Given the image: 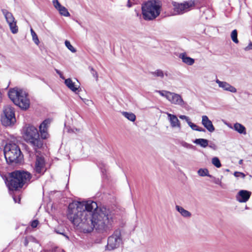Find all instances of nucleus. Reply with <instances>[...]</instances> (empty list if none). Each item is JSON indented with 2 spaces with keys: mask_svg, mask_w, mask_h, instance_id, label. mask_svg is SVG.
I'll list each match as a JSON object with an SVG mask.
<instances>
[{
  "mask_svg": "<svg viewBox=\"0 0 252 252\" xmlns=\"http://www.w3.org/2000/svg\"><path fill=\"white\" fill-rule=\"evenodd\" d=\"M67 216L85 233L94 229L99 233H107L113 228V215L106 208H98L97 203L92 200L70 203Z\"/></svg>",
  "mask_w": 252,
  "mask_h": 252,
  "instance_id": "nucleus-1",
  "label": "nucleus"
},
{
  "mask_svg": "<svg viewBox=\"0 0 252 252\" xmlns=\"http://www.w3.org/2000/svg\"><path fill=\"white\" fill-rule=\"evenodd\" d=\"M161 3L158 0H150L142 6V13L144 20H153L158 17L161 12Z\"/></svg>",
  "mask_w": 252,
  "mask_h": 252,
  "instance_id": "nucleus-2",
  "label": "nucleus"
},
{
  "mask_svg": "<svg viewBox=\"0 0 252 252\" xmlns=\"http://www.w3.org/2000/svg\"><path fill=\"white\" fill-rule=\"evenodd\" d=\"M24 139L30 144L35 149L40 148L43 145L42 141L39 138L37 128L32 125L25 127L23 130Z\"/></svg>",
  "mask_w": 252,
  "mask_h": 252,
  "instance_id": "nucleus-3",
  "label": "nucleus"
},
{
  "mask_svg": "<svg viewBox=\"0 0 252 252\" xmlns=\"http://www.w3.org/2000/svg\"><path fill=\"white\" fill-rule=\"evenodd\" d=\"M4 155L6 161L9 165L16 164V142L15 139L9 140L4 147Z\"/></svg>",
  "mask_w": 252,
  "mask_h": 252,
  "instance_id": "nucleus-4",
  "label": "nucleus"
},
{
  "mask_svg": "<svg viewBox=\"0 0 252 252\" xmlns=\"http://www.w3.org/2000/svg\"><path fill=\"white\" fill-rule=\"evenodd\" d=\"M0 120L4 126H7L13 125L15 121L14 108L10 106L5 107L3 109Z\"/></svg>",
  "mask_w": 252,
  "mask_h": 252,
  "instance_id": "nucleus-5",
  "label": "nucleus"
},
{
  "mask_svg": "<svg viewBox=\"0 0 252 252\" xmlns=\"http://www.w3.org/2000/svg\"><path fill=\"white\" fill-rule=\"evenodd\" d=\"M174 12L175 14H183L189 11L194 6V2L192 0L185 1L183 3H179L172 1Z\"/></svg>",
  "mask_w": 252,
  "mask_h": 252,
  "instance_id": "nucleus-6",
  "label": "nucleus"
},
{
  "mask_svg": "<svg viewBox=\"0 0 252 252\" xmlns=\"http://www.w3.org/2000/svg\"><path fill=\"white\" fill-rule=\"evenodd\" d=\"M30 105V99L26 91L17 89V106L22 110H27Z\"/></svg>",
  "mask_w": 252,
  "mask_h": 252,
  "instance_id": "nucleus-7",
  "label": "nucleus"
},
{
  "mask_svg": "<svg viewBox=\"0 0 252 252\" xmlns=\"http://www.w3.org/2000/svg\"><path fill=\"white\" fill-rule=\"evenodd\" d=\"M5 183L8 189L9 194L12 195L14 201L16 203V171L5 176Z\"/></svg>",
  "mask_w": 252,
  "mask_h": 252,
  "instance_id": "nucleus-8",
  "label": "nucleus"
},
{
  "mask_svg": "<svg viewBox=\"0 0 252 252\" xmlns=\"http://www.w3.org/2000/svg\"><path fill=\"white\" fill-rule=\"evenodd\" d=\"M122 239L120 230H115L113 234L108 238L107 248L109 250H113L118 248L122 243Z\"/></svg>",
  "mask_w": 252,
  "mask_h": 252,
  "instance_id": "nucleus-9",
  "label": "nucleus"
},
{
  "mask_svg": "<svg viewBox=\"0 0 252 252\" xmlns=\"http://www.w3.org/2000/svg\"><path fill=\"white\" fill-rule=\"evenodd\" d=\"M32 178L31 174L26 171L17 170V191L19 188L27 186Z\"/></svg>",
  "mask_w": 252,
  "mask_h": 252,
  "instance_id": "nucleus-10",
  "label": "nucleus"
},
{
  "mask_svg": "<svg viewBox=\"0 0 252 252\" xmlns=\"http://www.w3.org/2000/svg\"><path fill=\"white\" fill-rule=\"evenodd\" d=\"M168 101L172 104L180 106L182 107H185L187 105L182 96L175 93L171 92Z\"/></svg>",
  "mask_w": 252,
  "mask_h": 252,
  "instance_id": "nucleus-11",
  "label": "nucleus"
},
{
  "mask_svg": "<svg viewBox=\"0 0 252 252\" xmlns=\"http://www.w3.org/2000/svg\"><path fill=\"white\" fill-rule=\"evenodd\" d=\"M2 11L12 32L16 33V22L14 21V17L11 13L8 12L6 10L3 9Z\"/></svg>",
  "mask_w": 252,
  "mask_h": 252,
  "instance_id": "nucleus-12",
  "label": "nucleus"
},
{
  "mask_svg": "<svg viewBox=\"0 0 252 252\" xmlns=\"http://www.w3.org/2000/svg\"><path fill=\"white\" fill-rule=\"evenodd\" d=\"M251 195V191L246 190H241L237 194L236 198L240 203H245L248 201Z\"/></svg>",
  "mask_w": 252,
  "mask_h": 252,
  "instance_id": "nucleus-13",
  "label": "nucleus"
},
{
  "mask_svg": "<svg viewBox=\"0 0 252 252\" xmlns=\"http://www.w3.org/2000/svg\"><path fill=\"white\" fill-rule=\"evenodd\" d=\"M166 114L167 116V119L170 123L171 127L172 128H177L180 129L181 128V123L177 116L168 112H166Z\"/></svg>",
  "mask_w": 252,
  "mask_h": 252,
  "instance_id": "nucleus-14",
  "label": "nucleus"
},
{
  "mask_svg": "<svg viewBox=\"0 0 252 252\" xmlns=\"http://www.w3.org/2000/svg\"><path fill=\"white\" fill-rule=\"evenodd\" d=\"M201 124L209 132H213L215 131V127L207 116L203 115L202 116Z\"/></svg>",
  "mask_w": 252,
  "mask_h": 252,
  "instance_id": "nucleus-15",
  "label": "nucleus"
},
{
  "mask_svg": "<svg viewBox=\"0 0 252 252\" xmlns=\"http://www.w3.org/2000/svg\"><path fill=\"white\" fill-rule=\"evenodd\" d=\"M216 82L218 84L220 88H222L224 91L233 93L237 92V89L226 82L221 81L219 79H217Z\"/></svg>",
  "mask_w": 252,
  "mask_h": 252,
  "instance_id": "nucleus-16",
  "label": "nucleus"
},
{
  "mask_svg": "<svg viewBox=\"0 0 252 252\" xmlns=\"http://www.w3.org/2000/svg\"><path fill=\"white\" fill-rule=\"evenodd\" d=\"M50 124L49 120H44L39 126V131L41 137L42 139H45L48 137V133L47 132L48 125Z\"/></svg>",
  "mask_w": 252,
  "mask_h": 252,
  "instance_id": "nucleus-17",
  "label": "nucleus"
},
{
  "mask_svg": "<svg viewBox=\"0 0 252 252\" xmlns=\"http://www.w3.org/2000/svg\"><path fill=\"white\" fill-rule=\"evenodd\" d=\"M45 161L44 158L37 157L35 165V170L37 173H41L44 171Z\"/></svg>",
  "mask_w": 252,
  "mask_h": 252,
  "instance_id": "nucleus-18",
  "label": "nucleus"
},
{
  "mask_svg": "<svg viewBox=\"0 0 252 252\" xmlns=\"http://www.w3.org/2000/svg\"><path fill=\"white\" fill-rule=\"evenodd\" d=\"M179 58L182 60L184 63L188 65H192L195 62L194 60L188 57L186 53H180L179 55Z\"/></svg>",
  "mask_w": 252,
  "mask_h": 252,
  "instance_id": "nucleus-19",
  "label": "nucleus"
},
{
  "mask_svg": "<svg viewBox=\"0 0 252 252\" xmlns=\"http://www.w3.org/2000/svg\"><path fill=\"white\" fill-rule=\"evenodd\" d=\"M233 129L239 134L244 135L247 134L246 127L243 125L239 123H236L234 124Z\"/></svg>",
  "mask_w": 252,
  "mask_h": 252,
  "instance_id": "nucleus-20",
  "label": "nucleus"
},
{
  "mask_svg": "<svg viewBox=\"0 0 252 252\" xmlns=\"http://www.w3.org/2000/svg\"><path fill=\"white\" fill-rule=\"evenodd\" d=\"M64 83L70 90L74 92H76L79 87V86L75 85V83L72 82L70 78L65 79Z\"/></svg>",
  "mask_w": 252,
  "mask_h": 252,
  "instance_id": "nucleus-21",
  "label": "nucleus"
},
{
  "mask_svg": "<svg viewBox=\"0 0 252 252\" xmlns=\"http://www.w3.org/2000/svg\"><path fill=\"white\" fill-rule=\"evenodd\" d=\"M176 210L179 212L180 214L185 218H189L191 217V213L188 210H185L182 207L178 205L176 206Z\"/></svg>",
  "mask_w": 252,
  "mask_h": 252,
  "instance_id": "nucleus-22",
  "label": "nucleus"
},
{
  "mask_svg": "<svg viewBox=\"0 0 252 252\" xmlns=\"http://www.w3.org/2000/svg\"><path fill=\"white\" fill-rule=\"evenodd\" d=\"M193 143L201 147L206 148L208 146L209 141L206 139L198 138L196 139Z\"/></svg>",
  "mask_w": 252,
  "mask_h": 252,
  "instance_id": "nucleus-23",
  "label": "nucleus"
},
{
  "mask_svg": "<svg viewBox=\"0 0 252 252\" xmlns=\"http://www.w3.org/2000/svg\"><path fill=\"white\" fill-rule=\"evenodd\" d=\"M24 162V157L19 147L17 146V165L21 164Z\"/></svg>",
  "mask_w": 252,
  "mask_h": 252,
  "instance_id": "nucleus-24",
  "label": "nucleus"
},
{
  "mask_svg": "<svg viewBox=\"0 0 252 252\" xmlns=\"http://www.w3.org/2000/svg\"><path fill=\"white\" fill-rule=\"evenodd\" d=\"M8 95L10 100L16 104V89H10L8 92Z\"/></svg>",
  "mask_w": 252,
  "mask_h": 252,
  "instance_id": "nucleus-25",
  "label": "nucleus"
},
{
  "mask_svg": "<svg viewBox=\"0 0 252 252\" xmlns=\"http://www.w3.org/2000/svg\"><path fill=\"white\" fill-rule=\"evenodd\" d=\"M56 8L59 10L60 13L61 15L67 17L70 15V14L67 11V9L65 7L61 5H60V6H59L58 7H56Z\"/></svg>",
  "mask_w": 252,
  "mask_h": 252,
  "instance_id": "nucleus-26",
  "label": "nucleus"
},
{
  "mask_svg": "<svg viewBox=\"0 0 252 252\" xmlns=\"http://www.w3.org/2000/svg\"><path fill=\"white\" fill-rule=\"evenodd\" d=\"M122 115L128 120L134 122L136 119L135 115L131 112H123Z\"/></svg>",
  "mask_w": 252,
  "mask_h": 252,
  "instance_id": "nucleus-27",
  "label": "nucleus"
},
{
  "mask_svg": "<svg viewBox=\"0 0 252 252\" xmlns=\"http://www.w3.org/2000/svg\"><path fill=\"white\" fill-rule=\"evenodd\" d=\"M197 173L201 177L208 176L212 177V175L209 174V171L206 168H200L198 170Z\"/></svg>",
  "mask_w": 252,
  "mask_h": 252,
  "instance_id": "nucleus-28",
  "label": "nucleus"
},
{
  "mask_svg": "<svg viewBox=\"0 0 252 252\" xmlns=\"http://www.w3.org/2000/svg\"><path fill=\"white\" fill-rule=\"evenodd\" d=\"M156 92L158 93L161 96L165 97L168 100L169 98L170 95L171 93V92L165 91V90H162V91L156 90Z\"/></svg>",
  "mask_w": 252,
  "mask_h": 252,
  "instance_id": "nucleus-29",
  "label": "nucleus"
},
{
  "mask_svg": "<svg viewBox=\"0 0 252 252\" xmlns=\"http://www.w3.org/2000/svg\"><path fill=\"white\" fill-rule=\"evenodd\" d=\"M152 73L154 76L158 77L160 78H163L164 75L167 76V74L166 73H164L163 71L160 69H157Z\"/></svg>",
  "mask_w": 252,
  "mask_h": 252,
  "instance_id": "nucleus-30",
  "label": "nucleus"
},
{
  "mask_svg": "<svg viewBox=\"0 0 252 252\" xmlns=\"http://www.w3.org/2000/svg\"><path fill=\"white\" fill-rule=\"evenodd\" d=\"M31 32L32 38V40L34 41L35 44L38 45L39 43V41L38 36L32 29H31Z\"/></svg>",
  "mask_w": 252,
  "mask_h": 252,
  "instance_id": "nucleus-31",
  "label": "nucleus"
},
{
  "mask_svg": "<svg viewBox=\"0 0 252 252\" xmlns=\"http://www.w3.org/2000/svg\"><path fill=\"white\" fill-rule=\"evenodd\" d=\"M231 38L232 41L235 43H238L239 41L237 39V31L236 30L232 31L231 33Z\"/></svg>",
  "mask_w": 252,
  "mask_h": 252,
  "instance_id": "nucleus-32",
  "label": "nucleus"
},
{
  "mask_svg": "<svg viewBox=\"0 0 252 252\" xmlns=\"http://www.w3.org/2000/svg\"><path fill=\"white\" fill-rule=\"evenodd\" d=\"M212 162L213 164L217 168H220L221 166L219 159L217 157H215L212 158Z\"/></svg>",
  "mask_w": 252,
  "mask_h": 252,
  "instance_id": "nucleus-33",
  "label": "nucleus"
},
{
  "mask_svg": "<svg viewBox=\"0 0 252 252\" xmlns=\"http://www.w3.org/2000/svg\"><path fill=\"white\" fill-rule=\"evenodd\" d=\"M65 45L66 47L72 53H75L76 52V49L71 45L70 42L68 40L65 41Z\"/></svg>",
  "mask_w": 252,
  "mask_h": 252,
  "instance_id": "nucleus-34",
  "label": "nucleus"
},
{
  "mask_svg": "<svg viewBox=\"0 0 252 252\" xmlns=\"http://www.w3.org/2000/svg\"><path fill=\"white\" fill-rule=\"evenodd\" d=\"M211 178L213 179V182L215 184H217V185L220 186V187H222V183H221V179L217 178L214 177H213L212 176Z\"/></svg>",
  "mask_w": 252,
  "mask_h": 252,
  "instance_id": "nucleus-35",
  "label": "nucleus"
},
{
  "mask_svg": "<svg viewBox=\"0 0 252 252\" xmlns=\"http://www.w3.org/2000/svg\"><path fill=\"white\" fill-rule=\"evenodd\" d=\"M181 144L183 147L188 149H191L193 147V146L191 144H189L184 141L182 142Z\"/></svg>",
  "mask_w": 252,
  "mask_h": 252,
  "instance_id": "nucleus-36",
  "label": "nucleus"
},
{
  "mask_svg": "<svg viewBox=\"0 0 252 252\" xmlns=\"http://www.w3.org/2000/svg\"><path fill=\"white\" fill-rule=\"evenodd\" d=\"M90 68L92 74L96 79V80L97 81L98 79V74L97 72L93 67H90Z\"/></svg>",
  "mask_w": 252,
  "mask_h": 252,
  "instance_id": "nucleus-37",
  "label": "nucleus"
},
{
  "mask_svg": "<svg viewBox=\"0 0 252 252\" xmlns=\"http://www.w3.org/2000/svg\"><path fill=\"white\" fill-rule=\"evenodd\" d=\"M188 124L191 128L192 129L197 131L198 126L194 123H192L190 121L188 122Z\"/></svg>",
  "mask_w": 252,
  "mask_h": 252,
  "instance_id": "nucleus-38",
  "label": "nucleus"
},
{
  "mask_svg": "<svg viewBox=\"0 0 252 252\" xmlns=\"http://www.w3.org/2000/svg\"><path fill=\"white\" fill-rule=\"evenodd\" d=\"M234 175L236 177H241L242 178H244L245 177V175L243 173L237 171L234 172Z\"/></svg>",
  "mask_w": 252,
  "mask_h": 252,
  "instance_id": "nucleus-39",
  "label": "nucleus"
},
{
  "mask_svg": "<svg viewBox=\"0 0 252 252\" xmlns=\"http://www.w3.org/2000/svg\"><path fill=\"white\" fill-rule=\"evenodd\" d=\"M38 223H39L38 220H33L31 222V226L32 228H35L37 227Z\"/></svg>",
  "mask_w": 252,
  "mask_h": 252,
  "instance_id": "nucleus-40",
  "label": "nucleus"
},
{
  "mask_svg": "<svg viewBox=\"0 0 252 252\" xmlns=\"http://www.w3.org/2000/svg\"><path fill=\"white\" fill-rule=\"evenodd\" d=\"M28 238L30 240V243H38V241L33 237L30 236H28Z\"/></svg>",
  "mask_w": 252,
  "mask_h": 252,
  "instance_id": "nucleus-41",
  "label": "nucleus"
},
{
  "mask_svg": "<svg viewBox=\"0 0 252 252\" xmlns=\"http://www.w3.org/2000/svg\"><path fill=\"white\" fill-rule=\"evenodd\" d=\"M179 118L182 120H185L188 123L190 121L188 117L185 115H180Z\"/></svg>",
  "mask_w": 252,
  "mask_h": 252,
  "instance_id": "nucleus-42",
  "label": "nucleus"
},
{
  "mask_svg": "<svg viewBox=\"0 0 252 252\" xmlns=\"http://www.w3.org/2000/svg\"><path fill=\"white\" fill-rule=\"evenodd\" d=\"M83 101L87 105H90L93 103V102L92 100L87 99H83Z\"/></svg>",
  "mask_w": 252,
  "mask_h": 252,
  "instance_id": "nucleus-43",
  "label": "nucleus"
},
{
  "mask_svg": "<svg viewBox=\"0 0 252 252\" xmlns=\"http://www.w3.org/2000/svg\"><path fill=\"white\" fill-rule=\"evenodd\" d=\"M53 3L54 6L55 8L58 7L59 6H60V5H61V4L59 2L58 0H53Z\"/></svg>",
  "mask_w": 252,
  "mask_h": 252,
  "instance_id": "nucleus-44",
  "label": "nucleus"
},
{
  "mask_svg": "<svg viewBox=\"0 0 252 252\" xmlns=\"http://www.w3.org/2000/svg\"><path fill=\"white\" fill-rule=\"evenodd\" d=\"M252 49V43L250 42L249 44L245 48V51H249Z\"/></svg>",
  "mask_w": 252,
  "mask_h": 252,
  "instance_id": "nucleus-45",
  "label": "nucleus"
},
{
  "mask_svg": "<svg viewBox=\"0 0 252 252\" xmlns=\"http://www.w3.org/2000/svg\"><path fill=\"white\" fill-rule=\"evenodd\" d=\"M29 243L30 240L28 237H27L24 240V244L25 246H27Z\"/></svg>",
  "mask_w": 252,
  "mask_h": 252,
  "instance_id": "nucleus-46",
  "label": "nucleus"
},
{
  "mask_svg": "<svg viewBox=\"0 0 252 252\" xmlns=\"http://www.w3.org/2000/svg\"><path fill=\"white\" fill-rule=\"evenodd\" d=\"M209 147H210L211 148H212L214 150H216V149H217V146L215 144L211 143L209 145Z\"/></svg>",
  "mask_w": 252,
  "mask_h": 252,
  "instance_id": "nucleus-47",
  "label": "nucleus"
},
{
  "mask_svg": "<svg viewBox=\"0 0 252 252\" xmlns=\"http://www.w3.org/2000/svg\"><path fill=\"white\" fill-rule=\"evenodd\" d=\"M197 131L204 132V131H205V129L203 128L202 127L198 126L197 128Z\"/></svg>",
  "mask_w": 252,
  "mask_h": 252,
  "instance_id": "nucleus-48",
  "label": "nucleus"
},
{
  "mask_svg": "<svg viewBox=\"0 0 252 252\" xmlns=\"http://www.w3.org/2000/svg\"><path fill=\"white\" fill-rule=\"evenodd\" d=\"M56 72H57L58 74H59V75H60L61 78H63L62 76V73H61V72L59 70H58V69H56Z\"/></svg>",
  "mask_w": 252,
  "mask_h": 252,
  "instance_id": "nucleus-49",
  "label": "nucleus"
},
{
  "mask_svg": "<svg viewBox=\"0 0 252 252\" xmlns=\"http://www.w3.org/2000/svg\"><path fill=\"white\" fill-rule=\"evenodd\" d=\"M127 6L128 7H130L131 6V4L129 2V0H128V3H127Z\"/></svg>",
  "mask_w": 252,
  "mask_h": 252,
  "instance_id": "nucleus-50",
  "label": "nucleus"
},
{
  "mask_svg": "<svg viewBox=\"0 0 252 252\" xmlns=\"http://www.w3.org/2000/svg\"><path fill=\"white\" fill-rule=\"evenodd\" d=\"M60 233L63 235V236H64L67 239H69V237L67 235H65L64 233Z\"/></svg>",
  "mask_w": 252,
  "mask_h": 252,
  "instance_id": "nucleus-51",
  "label": "nucleus"
},
{
  "mask_svg": "<svg viewBox=\"0 0 252 252\" xmlns=\"http://www.w3.org/2000/svg\"><path fill=\"white\" fill-rule=\"evenodd\" d=\"M227 126H228L229 128H233V126L232 127V126H231V125H230V124H228V125H227Z\"/></svg>",
  "mask_w": 252,
  "mask_h": 252,
  "instance_id": "nucleus-52",
  "label": "nucleus"
},
{
  "mask_svg": "<svg viewBox=\"0 0 252 252\" xmlns=\"http://www.w3.org/2000/svg\"><path fill=\"white\" fill-rule=\"evenodd\" d=\"M242 163H243V160L242 159H241V160H240L239 161V164H242Z\"/></svg>",
  "mask_w": 252,
  "mask_h": 252,
  "instance_id": "nucleus-53",
  "label": "nucleus"
},
{
  "mask_svg": "<svg viewBox=\"0 0 252 252\" xmlns=\"http://www.w3.org/2000/svg\"><path fill=\"white\" fill-rule=\"evenodd\" d=\"M20 201H21V198L20 196H19L18 203H20Z\"/></svg>",
  "mask_w": 252,
  "mask_h": 252,
  "instance_id": "nucleus-54",
  "label": "nucleus"
}]
</instances>
